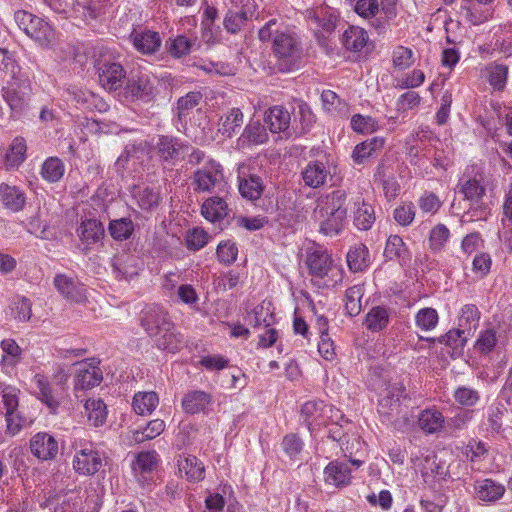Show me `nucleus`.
Here are the masks:
<instances>
[{
	"mask_svg": "<svg viewBox=\"0 0 512 512\" xmlns=\"http://www.w3.org/2000/svg\"><path fill=\"white\" fill-rule=\"evenodd\" d=\"M14 19L18 27L41 46H48L54 40V30L44 19L25 10L16 11Z\"/></svg>",
	"mask_w": 512,
	"mask_h": 512,
	"instance_id": "obj_5",
	"label": "nucleus"
},
{
	"mask_svg": "<svg viewBox=\"0 0 512 512\" xmlns=\"http://www.w3.org/2000/svg\"><path fill=\"white\" fill-rule=\"evenodd\" d=\"M367 41V32L358 26H349L342 35V43L345 48L354 52L362 50Z\"/></svg>",
	"mask_w": 512,
	"mask_h": 512,
	"instance_id": "obj_38",
	"label": "nucleus"
},
{
	"mask_svg": "<svg viewBox=\"0 0 512 512\" xmlns=\"http://www.w3.org/2000/svg\"><path fill=\"white\" fill-rule=\"evenodd\" d=\"M138 206L142 210H152L159 205L160 202V192L157 188L154 187H144L138 189V191L134 195Z\"/></svg>",
	"mask_w": 512,
	"mask_h": 512,
	"instance_id": "obj_52",
	"label": "nucleus"
},
{
	"mask_svg": "<svg viewBox=\"0 0 512 512\" xmlns=\"http://www.w3.org/2000/svg\"><path fill=\"white\" fill-rule=\"evenodd\" d=\"M473 488L474 498L486 503H495L503 497L506 491L503 484L491 478L476 480Z\"/></svg>",
	"mask_w": 512,
	"mask_h": 512,
	"instance_id": "obj_22",
	"label": "nucleus"
},
{
	"mask_svg": "<svg viewBox=\"0 0 512 512\" xmlns=\"http://www.w3.org/2000/svg\"><path fill=\"white\" fill-rule=\"evenodd\" d=\"M267 139L265 127L259 121H250L238 138L237 146L243 149L251 145L263 144Z\"/></svg>",
	"mask_w": 512,
	"mask_h": 512,
	"instance_id": "obj_28",
	"label": "nucleus"
},
{
	"mask_svg": "<svg viewBox=\"0 0 512 512\" xmlns=\"http://www.w3.org/2000/svg\"><path fill=\"white\" fill-rule=\"evenodd\" d=\"M30 450L40 460H53L58 454V442L52 435L39 432L31 438Z\"/></svg>",
	"mask_w": 512,
	"mask_h": 512,
	"instance_id": "obj_18",
	"label": "nucleus"
},
{
	"mask_svg": "<svg viewBox=\"0 0 512 512\" xmlns=\"http://www.w3.org/2000/svg\"><path fill=\"white\" fill-rule=\"evenodd\" d=\"M493 9L489 6H483L478 2L473 3L469 0L464 1L461 5V14L464 19L472 25H480L488 21L493 16Z\"/></svg>",
	"mask_w": 512,
	"mask_h": 512,
	"instance_id": "obj_29",
	"label": "nucleus"
},
{
	"mask_svg": "<svg viewBox=\"0 0 512 512\" xmlns=\"http://www.w3.org/2000/svg\"><path fill=\"white\" fill-rule=\"evenodd\" d=\"M102 466V457L93 449L92 444L81 446L73 459V467L82 475H93Z\"/></svg>",
	"mask_w": 512,
	"mask_h": 512,
	"instance_id": "obj_13",
	"label": "nucleus"
},
{
	"mask_svg": "<svg viewBox=\"0 0 512 512\" xmlns=\"http://www.w3.org/2000/svg\"><path fill=\"white\" fill-rule=\"evenodd\" d=\"M56 290L68 301L82 303L86 300V289L76 278L65 274L54 277Z\"/></svg>",
	"mask_w": 512,
	"mask_h": 512,
	"instance_id": "obj_14",
	"label": "nucleus"
},
{
	"mask_svg": "<svg viewBox=\"0 0 512 512\" xmlns=\"http://www.w3.org/2000/svg\"><path fill=\"white\" fill-rule=\"evenodd\" d=\"M405 390V386L401 382L389 384L379 399L378 412L385 417H390L397 412L401 399L407 396Z\"/></svg>",
	"mask_w": 512,
	"mask_h": 512,
	"instance_id": "obj_16",
	"label": "nucleus"
},
{
	"mask_svg": "<svg viewBox=\"0 0 512 512\" xmlns=\"http://www.w3.org/2000/svg\"><path fill=\"white\" fill-rule=\"evenodd\" d=\"M64 174L65 164L58 157H48L41 165L40 175L48 183L59 182Z\"/></svg>",
	"mask_w": 512,
	"mask_h": 512,
	"instance_id": "obj_39",
	"label": "nucleus"
},
{
	"mask_svg": "<svg viewBox=\"0 0 512 512\" xmlns=\"http://www.w3.org/2000/svg\"><path fill=\"white\" fill-rule=\"evenodd\" d=\"M264 185L262 179L256 175H250L248 178L240 179L239 192L243 198L248 200H257L262 195Z\"/></svg>",
	"mask_w": 512,
	"mask_h": 512,
	"instance_id": "obj_45",
	"label": "nucleus"
},
{
	"mask_svg": "<svg viewBox=\"0 0 512 512\" xmlns=\"http://www.w3.org/2000/svg\"><path fill=\"white\" fill-rule=\"evenodd\" d=\"M291 116L282 106L271 107L265 115V123L272 133L284 132L289 128Z\"/></svg>",
	"mask_w": 512,
	"mask_h": 512,
	"instance_id": "obj_34",
	"label": "nucleus"
},
{
	"mask_svg": "<svg viewBox=\"0 0 512 512\" xmlns=\"http://www.w3.org/2000/svg\"><path fill=\"white\" fill-rule=\"evenodd\" d=\"M301 419L310 431L316 430L321 426L328 425L329 421L344 419L339 409L325 404L323 401H307L301 407Z\"/></svg>",
	"mask_w": 512,
	"mask_h": 512,
	"instance_id": "obj_6",
	"label": "nucleus"
},
{
	"mask_svg": "<svg viewBox=\"0 0 512 512\" xmlns=\"http://www.w3.org/2000/svg\"><path fill=\"white\" fill-rule=\"evenodd\" d=\"M76 233L84 245L83 250L85 253H87L92 245L101 242L105 237V229L102 222L91 218L82 220L76 229Z\"/></svg>",
	"mask_w": 512,
	"mask_h": 512,
	"instance_id": "obj_20",
	"label": "nucleus"
},
{
	"mask_svg": "<svg viewBox=\"0 0 512 512\" xmlns=\"http://www.w3.org/2000/svg\"><path fill=\"white\" fill-rule=\"evenodd\" d=\"M68 376L61 374L56 382L51 383L44 375L36 374L34 382L37 388V397L47 406L50 413L56 414L62 399L66 395V382Z\"/></svg>",
	"mask_w": 512,
	"mask_h": 512,
	"instance_id": "obj_7",
	"label": "nucleus"
},
{
	"mask_svg": "<svg viewBox=\"0 0 512 512\" xmlns=\"http://www.w3.org/2000/svg\"><path fill=\"white\" fill-rule=\"evenodd\" d=\"M347 263L351 271L359 272L370 264L369 250L364 244L352 247L347 253Z\"/></svg>",
	"mask_w": 512,
	"mask_h": 512,
	"instance_id": "obj_41",
	"label": "nucleus"
},
{
	"mask_svg": "<svg viewBox=\"0 0 512 512\" xmlns=\"http://www.w3.org/2000/svg\"><path fill=\"white\" fill-rule=\"evenodd\" d=\"M135 229L131 218L122 217L111 220L108 224V232L115 241H124L129 239Z\"/></svg>",
	"mask_w": 512,
	"mask_h": 512,
	"instance_id": "obj_43",
	"label": "nucleus"
},
{
	"mask_svg": "<svg viewBox=\"0 0 512 512\" xmlns=\"http://www.w3.org/2000/svg\"><path fill=\"white\" fill-rule=\"evenodd\" d=\"M153 93V85L149 75L141 72H132L127 78L125 86L126 97L132 100L140 99L144 101L150 100Z\"/></svg>",
	"mask_w": 512,
	"mask_h": 512,
	"instance_id": "obj_17",
	"label": "nucleus"
},
{
	"mask_svg": "<svg viewBox=\"0 0 512 512\" xmlns=\"http://www.w3.org/2000/svg\"><path fill=\"white\" fill-rule=\"evenodd\" d=\"M438 320L437 311L430 307L420 309L415 317L416 325L425 331L434 329L438 324Z\"/></svg>",
	"mask_w": 512,
	"mask_h": 512,
	"instance_id": "obj_62",
	"label": "nucleus"
},
{
	"mask_svg": "<svg viewBox=\"0 0 512 512\" xmlns=\"http://www.w3.org/2000/svg\"><path fill=\"white\" fill-rule=\"evenodd\" d=\"M485 187L482 184V178L479 179L477 177L463 179L461 182L460 192L464 195V198L478 203L481 201L483 196L485 195Z\"/></svg>",
	"mask_w": 512,
	"mask_h": 512,
	"instance_id": "obj_46",
	"label": "nucleus"
},
{
	"mask_svg": "<svg viewBox=\"0 0 512 512\" xmlns=\"http://www.w3.org/2000/svg\"><path fill=\"white\" fill-rule=\"evenodd\" d=\"M26 142L21 137H16L7 151L4 159V166L7 170L17 169L26 158Z\"/></svg>",
	"mask_w": 512,
	"mask_h": 512,
	"instance_id": "obj_37",
	"label": "nucleus"
},
{
	"mask_svg": "<svg viewBox=\"0 0 512 512\" xmlns=\"http://www.w3.org/2000/svg\"><path fill=\"white\" fill-rule=\"evenodd\" d=\"M125 76L124 68L119 63L103 61L98 64L99 83L106 90H117L122 86Z\"/></svg>",
	"mask_w": 512,
	"mask_h": 512,
	"instance_id": "obj_15",
	"label": "nucleus"
},
{
	"mask_svg": "<svg viewBox=\"0 0 512 512\" xmlns=\"http://www.w3.org/2000/svg\"><path fill=\"white\" fill-rule=\"evenodd\" d=\"M211 395L204 391H190L182 399V408L188 414L205 413L211 404Z\"/></svg>",
	"mask_w": 512,
	"mask_h": 512,
	"instance_id": "obj_31",
	"label": "nucleus"
},
{
	"mask_svg": "<svg viewBox=\"0 0 512 512\" xmlns=\"http://www.w3.org/2000/svg\"><path fill=\"white\" fill-rule=\"evenodd\" d=\"M0 196L3 205L14 212L21 211L26 203L24 192L6 183L0 184Z\"/></svg>",
	"mask_w": 512,
	"mask_h": 512,
	"instance_id": "obj_33",
	"label": "nucleus"
},
{
	"mask_svg": "<svg viewBox=\"0 0 512 512\" xmlns=\"http://www.w3.org/2000/svg\"><path fill=\"white\" fill-rule=\"evenodd\" d=\"M486 78L494 91H503L508 78V66L496 62L486 66Z\"/></svg>",
	"mask_w": 512,
	"mask_h": 512,
	"instance_id": "obj_40",
	"label": "nucleus"
},
{
	"mask_svg": "<svg viewBox=\"0 0 512 512\" xmlns=\"http://www.w3.org/2000/svg\"><path fill=\"white\" fill-rule=\"evenodd\" d=\"M209 241V235L202 228H193L189 230L185 237V243L189 250L198 251L202 249Z\"/></svg>",
	"mask_w": 512,
	"mask_h": 512,
	"instance_id": "obj_63",
	"label": "nucleus"
},
{
	"mask_svg": "<svg viewBox=\"0 0 512 512\" xmlns=\"http://www.w3.org/2000/svg\"><path fill=\"white\" fill-rule=\"evenodd\" d=\"M355 12L362 18L369 20L374 28V21L381 18V6L379 0H358L354 7Z\"/></svg>",
	"mask_w": 512,
	"mask_h": 512,
	"instance_id": "obj_48",
	"label": "nucleus"
},
{
	"mask_svg": "<svg viewBox=\"0 0 512 512\" xmlns=\"http://www.w3.org/2000/svg\"><path fill=\"white\" fill-rule=\"evenodd\" d=\"M272 52L279 72H291L301 65L303 49L299 38L293 32H276L273 37Z\"/></svg>",
	"mask_w": 512,
	"mask_h": 512,
	"instance_id": "obj_3",
	"label": "nucleus"
},
{
	"mask_svg": "<svg viewBox=\"0 0 512 512\" xmlns=\"http://www.w3.org/2000/svg\"><path fill=\"white\" fill-rule=\"evenodd\" d=\"M165 429V422L161 419H154L150 421L147 426L142 430H135L132 432V440L136 443H142L146 440H151L159 436Z\"/></svg>",
	"mask_w": 512,
	"mask_h": 512,
	"instance_id": "obj_55",
	"label": "nucleus"
},
{
	"mask_svg": "<svg viewBox=\"0 0 512 512\" xmlns=\"http://www.w3.org/2000/svg\"><path fill=\"white\" fill-rule=\"evenodd\" d=\"M197 45L196 38H188L184 35L177 36L171 41L169 52L172 56L180 58L191 52L194 46Z\"/></svg>",
	"mask_w": 512,
	"mask_h": 512,
	"instance_id": "obj_61",
	"label": "nucleus"
},
{
	"mask_svg": "<svg viewBox=\"0 0 512 512\" xmlns=\"http://www.w3.org/2000/svg\"><path fill=\"white\" fill-rule=\"evenodd\" d=\"M196 190L209 193H226L228 183L223 173L222 166L211 160L202 169L194 174Z\"/></svg>",
	"mask_w": 512,
	"mask_h": 512,
	"instance_id": "obj_9",
	"label": "nucleus"
},
{
	"mask_svg": "<svg viewBox=\"0 0 512 512\" xmlns=\"http://www.w3.org/2000/svg\"><path fill=\"white\" fill-rule=\"evenodd\" d=\"M383 255L387 260H398L401 265L407 264L411 259L409 249L399 235L388 237Z\"/></svg>",
	"mask_w": 512,
	"mask_h": 512,
	"instance_id": "obj_30",
	"label": "nucleus"
},
{
	"mask_svg": "<svg viewBox=\"0 0 512 512\" xmlns=\"http://www.w3.org/2000/svg\"><path fill=\"white\" fill-rule=\"evenodd\" d=\"M88 420L95 427L101 426L107 417V407L101 399H88L85 403Z\"/></svg>",
	"mask_w": 512,
	"mask_h": 512,
	"instance_id": "obj_53",
	"label": "nucleus"
},
{
	"mask_svg": "<svg viewBox=\"0 0 512 512\" xmlns=\"http://www.w3.org/2000/svg\"><path fill=\"white\" fill-rule=\"evenodd\" d=\"M202 100V94L198 91H192L181 97L177 101L176 113L180 121L194 109Z\"/></svg>",
	"mask_w": 512,
	"mask_h": 512,
	"instance_id": "obj_59",
	"label": "nucleus"
},
{
	"mask_svg": "<svg viewBox=\"0 0 512 512\" xmlns=\"http://www.w3.org/2000/svg\"><path fill=\"white\" fill-rule=\"evenodd\" d=\"M309 28L315 36L325 38L334 32L339 21V12L330 6L321 5L306 11Z\"/></svg>",
	"mask_w": 512,
	"mask_h": 512,
	"instance_id": "obj_11",
	"label": "nucleus"
},
{
	"mask_svg": "<svg viewBox=\"0 0 512 512\" xmlns=\"http://www.w3.org/2000/svg\"><path fill=\"white\" fill-rule=\"evenodd\" d=\"M306 265L310 274L314 277L322 279L331 274L332 277L341 279V270L334 263L331 255L316 243H312L306 249Z\"/></svg>",
	"mask_w": 512,
	"mask_h": 512,
	"instance_id": "obj_8",
	"label": "nucleus"
},
{
	"mask_svg": "<svg viewBox=\"0 0 512 512\" xmlns=\"http://www.w3.org/2000/svg\"><path fill=\"white\" fill-rule=\"evenodd\" d=\"M102 371L93 362H81L78 364L75 377V389L87 390L99 385L102 381Z\"/></svg>",
	"mask_w": 512,
	"mask_h": 512,
	"instance_id": "obj_24",
	"label": "nucleus"
},
{
	"mask_svg": "<svg viewBox=\"0 0 512 512\" xmlns=\"http://www.w3.org/2000/svg\"><path fill=\"white\" fill-rule=\"evenodd\" d=\"M141 265L139 257L130 253L116 255L112 260L113 272L118 279L130 280L137 276Z\"/></svg>",
	"mask_w": 512,
	"mask_h": 512,
	"instance_id": "obj_21",
	"label": "nucleus"
},
{
	"mask_svg": "<svg viewBox=\"0 0 512 512\" xmlns=\"http://www.w3.org/2000/svg\"><path fill=\"white\" fill-rule=\"evenodd\" d=\"M151 152L164 167H174L184 160V153L189 149L188 142L179 137L160 134L149 143Z\"/></svg>",
	"mask_w": 512,
	"mask_h": 512,
	"instance_id": "obj_4",
	"label": "nucleus"
},
{
	"mask_svg": "<svg viewBox=\"0 0 512 512\" xmlns=\"http://www.w3.org/2000/svg\"><path fill=\"white\" fill-rule=\"evenodd\" d=\"M419 429L426 435L440 433L446 425V419L442 412L436 408L422 410L417 416Z\"/></svg>",
	"mask_w": 512,
	"mask_h": 512,
	"instance_id": "obj_26",
	"label": "nucleus"
},
{
	"mask_svg": "<svg viewBox=\"0 0 512 512\" xmlns=\"http://www.w3.org/2000/svg\"><path fill=\"white\" fill-rule=\"evenodd\" d=\"M362 296H363L362 286L355 285L346 290L345 309L350 316H356L360 313Z\"/></svg>",
	"mask_w": 512,
	"mask_h": 512,
	"instance_id": "obj_60",
	"label": "nucleus"
},
{
	"mask_svg": "<svg viewBox=\"0 0 512 512\" xmlns=\"http://www.w3.org/2000/svg\"><path fill=\"white\" fill-rule=\"evenodd\" d=\"M158 404L159 398L155 392H138L132 402L133 409L138 415L151 414Z\"/></svg>",
	"mask_w": 512,
	"mask_h": 512,
	"instance_id": "obj_42",
	"label": "nucleus"
},
{
	"mask_svg": "<svg viewBox=\"0 0 512 512\" xmlns=\"http://www.w3.org/2000/svg\"><path fill=\"white\" fill-rule=\"evenodd\" d=\"M201 213L210 222L221 221L228 215V205L222 197L213 196L204 201Z\"/></svg>",
	"mask_w": 512,
	"mask_h": 512,
	"instance_id": "obj_35",
	"label": "nucleus"
},
{
	"mask_svg": "<svg viewBox=\"0 0 512 512\" xmlns=\"http://www.w3.org/2000/svg\"><path fill=\"white\" fill-rule=\"evenodd\" d=\"M450 235L449 229L443 225H436L431 231L429 235V246L430 248L437 252L440 251L446 241L448 240Z\"/></svg>",
	"mask_w": 512,
	"mask_h": 512,
	"instance_id": "obj_64",
	"label": "nucleus"
},
{
	"mask_svg": "<svg viewBox=\"0 0 512 512\" xmlns=\"http://www.w3.org/2000/svg\"><path fill=\"white\" fill-rule=\"evenodd\" d=\"M323 474L325 483L336 488H343L351 483V469L345 462H330L325 467Z\"/></svg>",
	"mask_w": 512,
	"mask_h": 512,
	"instance_id": "obj_25",
	"label": "nucleus"
},
{
	"mask_svg": "<svg viewBox=\"0 0 512 512\" xmlns=\"http://www.w3.org/2000/svg\"><path fill=\"white\" fill-rule=\"evenodd\" d=\"M2 402L5 409L7 433L10 437H13L21 430L25 422L18 411L19 399L16 391L11 388L4 390Z\"/></svg>",
	"mask_w": 512,
	"mask_h": 512,
	"instance_id": "obj_12",
	"label": "nucleus"
},
{
	"mask_svg": "<svg viewBox=\"0 0 512 512\" xmlns=\"http://www.w3.org/2000/svg\"><path fill=\"white\" fill-rule=\"evenodd\" d=\"M384 145V139L374 137L355 146L352 158L356 164H362L367 158L380 150Z\"/></svg>",
	"mask_w": 512,
	"mask_h": 512,
	"instance_id": "obj_44",
	"label": "nucleus"
},
{
	"mask_svg": "<svg viewBox=\"0 0 512 512\" xmlns=\"http://www.w3.org/2000/svg\"><path fill=\"white\" fill-rule=\"evenodd\" d=\"M354 225L362 231L369 230L375 222L374 208L363 202L354 212Z\"/></svg>",
	"mask_w": 512,
	"mask_h": 512,
	"instance_id": "obj_54",
	"label": "nucleus"
},
{
	"mask_svg": "<svg viewBox=\"0 0 512 512\" xmlns=\"http://www.w3.org/2000/svg\"><path fill=\"white\" fill-rule=\"evenodd\" d=\"M244 116L239 108H231L218 121V132L231 138L243 125Z\"/></svg>",
	"mask_w": 512,
	"mask_h": 512,
	"instance_id": "obj_32",
	"label": "nucleus"
},
{
	"mask_svg": "<svg viewBox=\"0 0 512 512\" xmlns=\"http://www.w3.org/2000/svg\"><path fill=\"white\" fill-rule=\"evenodd\" d=\"M3 355L1 362L4 366L15 367L22 360V349L14 339H4L0 343Z\"/></svg>",
	"mask_w": 512,
	"mask_h": 512,
	"instance_id": "obj_47",
	"label": "nucleus"
},
{
	"mask_svg": "<svg viewBox=\"0 0 512 512\" xmlns=\"http://www.w3.org/2000/svg\"><path fill=\"white\" fill-rule=\"evenodd\" d=\"M346 192L337 189L318 199L313 211V218L319 225V232L334 237L344 229L347 209L344 207Z\"/></svg>",
	"mask_w": 512,
	"mask_h": 512,
	"instance_id": "obj_2",
	"label": "nucleus"
},
{
	"mask_svg": "<svg viewBox=\"0 0 512 512\" xmlns=\"http://www.w3.org/2000/svg\"><path fill=\"white\" fill-rule=\"evenodd\" d=\"M248 20L247 11L244 7L239 11L229 10L224 18L223 25L228 33L237 34Z\"/></svg>",
	"mask_w": 512,
	"mask_h": 512,
	"instance_id": "obj_57",
	"label": "nucleus"
},
{
	"mask_svg": "<svg viewBox=\"0 0 512 512\" xmlns=\"http://www.w3.org/2000/svg\"><path fill=\"white\" fill-rule=\"evenodd\" d=\"M389 323L388 310L381 306L373 307L367 314L365 325L368 330L378 332L387 327Z\"/></svg>",
	"mask_w": 512,
	"mask_h": 512,
	"instance_id": "obj_49",
	"label": "nucleus"
},
{
	"mask_svg": "<svg viewBox=\"0 0 512 512\" xmlns=\"http://www.w3.org/2000/svg\"><path fill=\"white\" fill-rule=\"evenodd\" d=\"M130 39L135 49L143 54L155 53L161 45L159 34L150 30L140 32L133 30L130 34Z\"/></svg>",
	"mask_w": 512,
	"mask_h": 512,
	"instance_id": "obj_27",
	"label": "nucleus"
},
{
	"mask_svg": "<svg viewBox=\"0 0 512 512\" xmlns=\"http://www.w3.org/2000/svg\"><path fill=\"white\" fill-rule=\"evenodd\" d=\"M2 97L13 112H21L28 105L32 93L28 76L17 74L1 90Z\"/></svg>",
	"mask_w": 512,
	"mask_h": 512,
	"instance_id": "obj_10",
	"label": "nucleus"
},
{
	"mask_svg": "<svg viewBox=\"0 0 512 512\" xmlns=\"http://www.w3.org/2000/svg\"><path fill=\"white\" fill-rule=\"evenodd\" d=\"M479 318L480 312L476 305L466 304L460 310L458 325L470 334L471 329L477 326Z\"/></svg>",
	"mask_w": 512,
	"mask_h": 512,
	"instance_id": "obj_58",
	"label": "nucleus"
},
{
	"mask_svg": "<svg viewBox=\"0 0 512 512\" xmlns=\"http://www.w3.org/2000/svg\"><path fill=\"white\" fill-rule=\"evenodd\" d=\"M468 331L459 327L458 329L449 330L445 335L437 338L440 344L452 347L453 349L462 348L467 341ZM427 341L435 342V338H427Z\"/></svg>",
	"mask_w": 512,
	"mask_h": 512,
	"instance_id": "obj_56",
	"label": "nucleus"
},
{
	"mask_svg": "<svg viewBox=\"0 0 512 512\" xmlns=\"http://www.w3.org/2000/svg\"><path fill=\"white\" fill-rule=\"evenodd\" d=\"M140 322L159 349L171 353L181 349L183 336L176 331L174 323L163 307L158 305L147 307L142 312Z\"/></svg>",
	"mask_w": 512,
	"mask_h": 512,
	"instance_id": "obj_1",
	"label": "nucleus"
},
{
	"mask_svg": "<svg viewBox=\"0 0 512 512\" xmlns=\"http://www.w3.org/2000/svg\"><path fill=\"white\" fill-rule=\"evenodd\" d=\"M177 462L179 471L185 474L187 480L196 482L204 478V465L196 456H179Z\"/></svg>",
	"mask_w": 512,
	"mask_h": 512,
	"instance_id": "obj_36",
	"label": "nucleus"
},
{
	"mask_svg": "<svg viewBox=\"0 0 512 512\" xmlns=\"http://www.w3.org/2000/svg\"><path fill=\"white\" fill-rule=\"evenodd\" d=\"M157 465V454L153 452H141L138 454L133 465V470L139 481L146 480L145 473L155 469Z\"/></svg>",
	"mask_w": 512,
	"mask_h": 512,
	"instance_id": "obj_51",
	"label": "nucleus"
},
{
	"mask_svg": "<svg viewBox=\"0 0 512 512\" xmlns=\"http://www.w3.org/2000/svg\"><path fill=\"white\" fill-rule=\"evenodd\" d=\"M67 93L79 108L98 112H106L109 105L97 94L76 86L69 87Z\"/></svg>",
	"mask_w": 512,
	"mask_h": 512,
	"instance_id": "obj_19",
	"label": "nucleus"
},
{
	"mask_svg": "<svg viewBox=\"0 0 512 512\" xmlns=\"http://www.w3.org/2000/svg\"><path fill=\"white\" fill-rule=\"evenodd\" d=\"M330 175L329 166L320 160L310 161L301 171L304 184L315 189L325 185Z\"/></svg>",
	"mask_w": 512,
	"mask_h": 512,
	"instance_id": "obj_23",
	"label": "nucleus"
},
{
	"mask_svg": "<svg viewBox=\"0 0 512 512\" xmlns=\"http://www.w3.org/2000/svg\"><path fill=\"white\" fill-rule=\"evenodd\" d=\"M398 0H380L381 18L374 21V29L379 33L386 30L391 21L397 16Z\"/></svg>",
	"mask_w": 512,
	"mask_h": 512,
	"instance_id": "obj_50",
	"label": "nucleus"
}]
</instances>
